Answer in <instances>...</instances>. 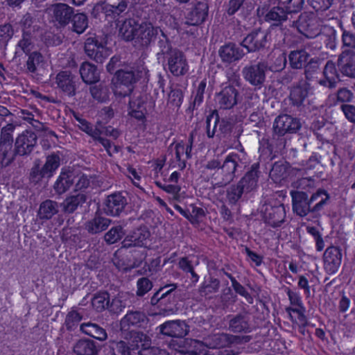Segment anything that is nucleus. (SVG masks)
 Returning <instances> with one entry per match:
<instances>
[{"instance_id": "nucleus-1", "label": "nucleus", "mask_w": 355, "mask_h": 355, "mask_svg": "<svg viewBox=\"0 0 355 355\" xmlns=\"http://www.w3.org/2000/svg\"><path fill=\"white\" fill-rule=\"evenodd\" d=\"M119 33L125 40H135L141 42L142 45L148 44L162 30L154 27L150 23H143L140 25L133 19H125L118 24Z\"/></svg>"}, {"instance_id": "nucleus-46", "label": "nucleus", "mask_w": 355, "mask_h": 355, "mask_svg": "<svg viewBox=\"0 0 355 355\" xmlns=\"http://www.w3.org/2000/svg\"><path fill=\"white\" fill-rule=\"evenodd\" d=\"M122 235V228L119 226L115 227L105 235V240L108 243H114L121 239Z\"/></svg>"}, {"instance_id": "nucleus-2", "label": "nucleus", "mask_w": 355, "mask_h": 355, "mask_svg": "<svg viewBox=\"0 0 355 355\" xmlns=\"http://www.w3.org/2000/svg\"><path fill=\"white\" fill-rule=\"evenodd\" d=\"M147 71L144 67H140L136 71L121 69L116 72L112 78V88L117 97H125L129 95L134 84L141 78L146 79Z\"/></svg>"}, {"instance_id": "nucleus-40", "label": "nucleus", "mask_w": 355, "mask_h": 355, "mask_svg": "<svg viewBox=\"0 0 355 355\" xmlns=\"http://www.w3.org/2000/svg\"><path fill=\"white\" fill-rule=\"evenodd\" d=\"M92 306L97 311L104 310L109 304V296L107 293H100L92 300Z\"/></svg>"}, {"instance_id": "nucleus-56", "label": "nucleus", "mask_w": 355, "mask_h": 355, "mask_svg": "<svg viewBox=\"0 0 355 355\" xmlns=\"http://www.w3.org/2000/svg\"><path fill=\"white\" fill-rule=\"evenodd\" d=\"M342 110L349 121L355 122V106L345 105L342 106Z\"/></svg>"}, {"instance_id": "nucleus-60", "label": "nucleus", "mask_w": 355, "mask_h": 355, "mask_svg": "<svg viewBox=\"0 0 355 355\" xmlns=\"http://www.w3.org/2000/svg\"><path fill=\"white\" fill-rule=\"evenodd\" d=\"M241 5V0H230L228 4L227 12L229 15L234 14Z\"/></svg>"}, {"instance_id": "nucleus-33", "label": "nucleus", "mask_w": 355, "mask_h": 355, "mask_svg": "<svg viewBox=\"0 0 355 355\" xmlns=\"http://www.w3.org/2000/svg\"><path fill=\"white\" fill-rule=\"evenodd\" d=\"M272 212H270L266 216L268 223L272 226H278L284 220L285 216L284 207L282 205L271 208Z\"/></svg>"}, {"instance_id": "nucleus-5", "label": "nucleus", "mask_w": 355, "mask_h": 355, "mask_svg": "<svg viewBox=\"0 0 355 355\" xmlns=\"http://www.w3.org/2000/svg\"><path fill=\"white\" fill-rule=\"evenodd\" d=\"M128 344L133 345L138 355H169L164 350L159 348H149L150 338L146 335L139 332L131 331Z\"/></svg>"}, {"instance_id": "nucleus-8", "label": "nucleus", "mask_w": 355, "mask_h": 355, "mask_svg": "<svg viewBox=\"0 0 355 355\" xmlns=\"http://www.w3.org/2000/svg\"><path fill=\"white\" fill-rule=\"evenodd\" d=\"M169 71L175 76L184 74L188 71V64L182 52L172 51L168 59Z\"/></svg>"}, {"instance_id": "nucleus-54", "label": "nucleus", "mask_w": 355, "mask_h": 355, "mask_svg": "<svg viewBox=\"0 0 355 355\" xmlns=\"http://www.w3.org/2000/svg\"><path fill=\"white\" fill-rule=\"evenodd\" d=\"M81 319L82 316L80 313L78 311L73 309L68 313L66 318V322L69 326L72 327L76 323L80 321Z\"/></svg>"}, {"instance_id": "nucleus-6", "label": "nucleus", "mask_w": 355, "mask_h": 355, "mask_svg": "<svg viewBox=\"0 0 355 355\" xmlns=\"http://www.w3.org/2000/svg\"><path fill=\"white\" fill-rule=\"evenodd\" d=\"M60 166V157L51 155L46 158V162L42 169L39 171L35 168L31 173V178L34 182H39L42 178L49 179L53 175L55 171Z\"/></svg>"}, {"instance_id": "nucleus-26", "label": "nucleus", "mask_w": 355, "mask_h": 355, "mask_svg": "<svg viewBox=\"0 0 355 355\" xmlns=\"http://www.w3.org/2000/svg\"><path fill=\"white\" fill-rule=\"evenodd\" d=\"M87 197L85 193L80 192L76 195L67 198L62 203L63 210L65 212L71 213L74 211L79 205L86 201Z\"/></svg>"}, {"instance_id": "nucleus-30", "label": "nucleus", "mask_w": 355, "mask_h": 355, "mask_svg": "<svg viewBox=\"0 0 355 355\" xmlns=\"http://www.w3.org/2000/svg\"><path fill=\"white\" fill-rule=\"evenodd\" d=\"M74 352L77 355H95L97 349L92 341L80 340L76 344Z\"/></svg>"}, {"instance_id": "nucleus-28", "label": "nucleus", "mask_w": 355, "mask_h": 355, "mask_svg": "<svg viewBox=\"0 0 355 355\" xmlns=\"http://www.w3.org/2000/svg\"><path fill=\"white\" fill-rule=\"evenodd\" d=\"M145 316L140 312H131L125 315L122 319L121 325L123 330H127L130 325H141L144 322Z\"/></svg>"}, {"instance_id": "nucleus-53", "label": "nucleus", "mask_w": 355, "mask_h": 355, "mask_svg": "<svg viewBox=\"0 0 355 355\" xmlns=\"http://www.w3.org/2000/svg\"><path fill=\"white\" fill-rule=\"evenodd\" d=\"M315 10H325L331 5L333 0H309Z\"/></svg>"}, {"instance_id": "nucleus-41", "label": "nucleus", "mask_w": 355, "mask_h": 355, "mask_svg": "<svg viewBox=\"0 0 355 355\" xmlns=\"http://www.w3.org/2000/svg\"><path fill=\"white\" fill-rule=\"evenodd\" d=\"M308 95V90L306 84L303 86L297 87L292 89L291 98L295 104H300Z\"/></svg>"}, {"instance_id": "nucleus-23", "label": "nucleus", "mask_w": 355, "mask_h": 355, "mask_svg": "<svg viewBox=\"0 0 355 355\" xmlns=\"http://www.w3.org/2000/svg\"><path fill=\"white\" fill-rule=\"evenodd\" d=\"M56 83L63 92L69 95L74 94V81L73 78L67 71L59 73L56 76Z\"/></svg>"}, {"instance_id": "nucleus-4", "label": "nucleus", "mask_w": 355, "mask_h": 355, "mask_svg": "<svg viewBox=\"0 0 355 355\" xmlns=\"http://www.w3.org/2000/svg\"><path fill=\"white\" fill-rule=\"evenodd\" d=\"M85 50L87 55L97 62H102L111 53L106 46V40L101 37H90L85 42Z\"/></svg>"}, {"instance_id": "nucleus-49", "label": "nucleus", "mask_w": 355, "mask_h": 355, "mask_svg": "<svg viewBox=\"0 0 355 355\" xmlns=\"http://www.w3.org/2000/svg\"><path fill=\"white\" fill-rule=\"evenodd\" d=\"M341 71L347 76L355 77V57L346 60V63L341 67Z\"/></svg>"}, {"instance_id": "nucleus-25", "label": "nucleus", "mask_w": 355, "mask_h": 355, "mask_svg": "<svg viewBox=\"0 0 355 355\" xmlns=\"http://www.w3.org/2000/svg\"><path fill=\"white\" fill-rule=\"evenodd\" d=\"M325 80H322L320 83L329 87H335L336 83L339 80L335 64L329 61L325 65L324 70Z\"/></svg>"}, {"instance_id": "nucleus-48", "label": "nucleus", "mask_w": 355, "mask_h": 355, "mask_svg": "<svg viewBox=\"0 0 355 355\" xmlns=\"http://www.w3.org/2000/svg\"><path fill=\"white\" fill-rule=\"evenodd\" d=\"M126 7V3L124 1H121L117 6L107 4L104 8L107 15H113L115 17L123 12L125 10Z\"/></svg>"}, {"instance_id": "nucleus-44", "label": "nucleus", "mask_w": 355, "mask_h": 355, "mask_svg": "<svg viewBox=\"0 0 355 355\" xmlns=\"http://www.w3.org/2000/svg\"><path fill=\"white\" fill-rule=\"evenodd\" d=\"M352 98V94L347 89H340L336 95H331L329 97V101H332L331 104H335L336 101L348 102Z\"/></svg>"}, {"instance_id": "nucleus-24", "label": "nucleus", "mask_w": 355, "mask_h": 355, "mask_svg": "<svg viewBox=\"0 0 355 355\" xmlns=\"http://www.w3.org/2000/svg\"><path fill=\"white\" fill-rule=\"evenodd\" d=\"M74 182V173L73 172H62L57 180L54 189L58 193L65 192Z\"/></svg>"}, {"instance_id": "nucleus-18", "label": "nucleus", "mask_w": 355, "mask_h": 355, "mask_svg": "<svg viewBox=\"0 0 355 355\" xmlns=\"http://www.w3.org/2000/svg\"><path fill=\"white\" fill-rule=\"evenodd\" d=\"M124 205L125 200L121 194H112L107 197L104 211L108 215L117 216L123 209Z\"/></svg>"}, {"instance_id": "nucleus-37", "label": "nucleus", "mask_w": 355, "mask_h": 355, "mask_svg": "<svg viewBox=\"0 0 355 355\" xmlns=\"http://www.w3.org/2000/svg\"><path fill=\"white\" fill-rule=\"evenodd\" d=\"M43 64L42 56L40 53L34 51L30 54L26 63L28 71L35 72L42 68Z\"/></svg>"}, {"instance_id": "nucleus-50", "label": "nucleus", "mask_w": 355, "mask_h": 355, "mask_svg": "<svg viewBox=\"0 0 355 355\" xmlns=\"http://www.w3.org/2000/svg\"><path fill=\"white\" fill-rule=\"evenodd\" d=\"M76 180L75 190L76 191H80L84 188H87L90 183V180L87 176L84 174H80L76 176L74 175V180Z\"/></svg>"}, {"instance_id": "nucleus-17", "label": "nucleus", "mask_w": 355, "mask_h": 355, "mask_svg": "<svg viewBox=\"0 0 355 355\" xmlns=\"http://www.w3.org/2000/svg\"><path fill=\"white\" fill-rule=\"evenodd\" d=\"M216 101L220 107L229 109L232 107L237 102V92L232 86L225 87L217 95Z\"/></svg>"}, {"instance_id": "nucleus-3", "label": "nucleus", "mask_w": 355, "mask_h": 355, "mask_svg": "<svg viewBox=\"0 0 355 355\" xmlns=\"http://www.w3.org/2000/svg\"><path fill=\"white\" fill-rule=\"evenodd\" d=\"M234 338L228 336L225 334H214L205 340V343L197 341L191 340V345L193 347L192 350H186L184 348L179 347L176 348L173 345L175 350L178 351L182 354L191 353L195 355H209L207 348H220L225 347L232 344Z\"/></svg>"}, {"instance_id": "nucleus-64", "label": "nucleus", "mask_w": 355, "mask_h": 355, "mask_svg": "<svg viewBox=\"0 0 355 355\" xmlns=\"http://www.w3.org/2000/svg\"><path fill=\"white\" fill-rule=\"evenodd\" d=\"M349 305H350L349 300L345 296L343 297L339 303L340 309L342 311L345 312L347 310H348Z\"/></svg>"}, {"instance_id": "nucleus-19", "label": "nucleus", "mask_w": 355, "mask_h": 355, "mask_svg": "<svg viewBox=\"0 0 355 355\" xmlns=\"http://www.w3.org/2000/svg\"><path fill=\"white\" fill-rule=\"evenodd\" d=\"M192 148V141H181L175 144L176 159L179 162L178 167L184 168L186 166V160L190 157Z\"/></svg>"}, {"instance_id": "nucleus-45", "label": "nucleus", "mask_w": 355, "mask_h": 355, "mask_svg": "<svg viewBox=\"0 0 355 355\" xmlns=\"http://www.w3.org/2000/svg\"><path fill=\"white\" fill-rule=\"evenodd\" d=\"M175 288V285H169L167 286L162 287L157 291L151 298V303L156 304L158 302L167 296Z\"/></svg>"}, {"instance_id": "nucleus-31", "label": "nucleus", "mask_w": 355, "mask_h": 355, "mask_svg": "<svg viewBox=\"0 0 355 355\" xmlns=\"http://www.w3.org/2000/svg\"><path fill=\"white\" fill-rule=\"evenodd\" d=\"M110 223V221L107 218L96 217L87 223L86 228L89 232L96 234L105 230Z\"/></svg>"}, {"instance_id": "nucleus-35", "label": "nucleus", "mask_w": 355, "mask_h": 355, "mask_svg": "<svg viewBox=\"0 0 355 355\" xmlns=\"http://www.w3.org/2000/svg\"><path fill=\"white\" fill-rule=\"evenodd\" d=\"M57 211L56 203L51 200H46L41 204L38 214L42 218H50Z\"/></svg>"}, {"instance_id": "nucleus-29", "label": "nucleus", "mask_w": 355, "mask_h": 355, "mask_svg": "<svg viewBox=\"0 0 355 355\" xmlns=\"http://www.w3.org/2000/svg\"><path fill=\"white\" fill-rule=\"evenodd\" d=\"M80 329L86 334L99 340H105L107 338V334L105 330L95 324H83Z\"/></svg>"}, {"instance_id": "nucleus-42", "label": "nucleus", "mask_w": 355, "mask_h": 355, "mask_svg": "<svg viewBox=\"0 0 355 355\" xmlns=\"http://www.w3.org/2000/svg\"><path fill=\"white\" fill-rule=\"evenodd\" d=\"M13 29L10 24L0 26V46H6L13 35Z\"/></svg>"}, {"instance_id": "nucleus-51", "label": "nucleus", "mask_w": 355, "mask_h": 355, "mask_svg": "<svg viewBox=\"0 0 355 355\" xmlns=\"http://www.w3.org/2000/svg\"><path fill=\"white\" fill-rule=\"evenodd\" d=\"M286 64V55L284 53H280L275 62L270 66V69L272 71H279L284 69Z\"/></svg>"}, {"instance_id": "nucleus-36", "label": "nucleus", "mask_w": 355, "mask_h": 355, "mask_svg": "<svg viewBox=\"0 0 355 355\" xmlns=\"http://www.w3.org/2000/svg\"><path fill=\"white\" fill-rule=\"evenodd\" d=\"M114 355H135L137 352L133 345L128 344L125 341L116 343L114 346H112Z\"/></svg>"}, {"instance_id": "nucleus-20", "label": "nucleus", "mask_w": 355, "mask_h": 355, "mask_svg": "<svg viewBox=\"0 0 355 355\" xmlns=\"http://www.w3.org/2000/svg\"><path fill=\"white\" fill-rule=\"evenodd\" d=\"M219 53L221 59L227 62L238 60L244 55L243 50L239 46L232 44L222 46Z\"/></svg>"}, {"instance_id": "nucleus-27", "label": "nucleus", "mask_w": 355, "mask_h": 355, "mask_svg": "<svg viewBox=\"0 0 355 355\" xmlns=\"http://www.w3.org/2000/svg\"><path fill=\"white\" fill-rule=\"evenodd\" d=\"M329 198V196L328 193L322 189H319L315 193H313L309 199V204L315 203L311 209V211L317 212L320 211L327 202Z\"/></svg>"}, {"instance_id": "nucleus-61", "label": "nucleus", "mask_w": 355, "mask_h": 355, "mask_svg": "<svg viewBox=\"0 0 355 355\" xmlns=\"http://www.w3.org/2000/svg\"><path fill=\"white\" fill-rule=\"evenodd\" d=\"M126 174L135 184H137L136 181H139L140 179V176L137 171L131 166L128 167Z\"/></svg>"}, {"instance_id": "nucleus-7", "label": "nucleus", "mask_w": 355, "mask_h": 355, "mask_svg": "<svg viewBox=\"0 0 355 355\" xmlns=\"http://www.w3.org/2000/svg\"><path fill=\"white\" fill-rule=\"evenodd\" d=\"M342 261V254L336 247L328 248L324 254V266L326 271L334 274L338 270Z\"/></svg>"}, {"instance_id": "nucleus-62", "label": "nucleus", "mask_w": 355, "mask_h": 355, "mask_svg": "<svg viewBox=\"0 0 355 355\" xmlns=\"http://www.w3.org/2000/svg\"><path fill=\"white\" fill-rule=\"evenodd\" d=\"M91 93L93 97L98 101H105L106 97L105 96H102L101 95L105 93L103 89H100L97 87H92L91 89Z\"/></svg>"}, {"instance_id": "nucleus-57", "label": "nucleus", "mask_w": 355, "mask_h": 355, "mask_svg": "<svg viewBox=\"0 0 355 355\" xmlns=\"http://www.w3.org/2000/svg\"><path fill=\"white\" fill-rule=\"evenodd\" d=\"M76 120L78 122V127L87 132L88 135H92V137H95L94 133L93 132L92 128L87 123L86 121L82 119L78 116H76Z\"/></svg>"}, {"instance_id": "nucleus-39", "label": "nucleus", "mask_w": 355, "mask_h": 355, "mask_svg": "<svg viewBox=\"0 0 355 355\" xmlns=\"http://www.w3.org/2000/svg\"><path fill=\"white\" fill-rule=\"evenodd\" d=\"M145 107L140 100L138 102L131 101L130 103V111L129 114L135 119H143L145 115Z\"/></svg>"}, {"instance_id": "nucleus-55", "label": "nucleus", "mask_w": 355, "mask_h": 355, "mask_svg": "<svg viewBox=\"0 0 355 355\" xmlns=\"http://www.w3.org/2000/svg\"><path fill=\"white\" fill-rule=\"evenodd\" d=\"M18 46L26 54L29 53L33 48V44L31 38L26 37L25 35L23 39L19 42Z\"/></svg>"}, {"instance_id": "nucleus-38", "label": "nucleus", "mask_w": 355, "mask_h": 355, "mask_svg": "<svg viewBox=\"0 0 355 355\" xmlns=\"http://www.w3.org/2000/svg\"><path fill=\"white\" fill-rule=\"evenodd\" d=\"M287 13V10H284L279 6L273 7L265 15V19L267 21L280 22L285 20Z\"/></svg>"}, {"instance_id": "nucleus-32", "label": "nucleus", "mask_w": 355, "mask_h": 355, "mask_svg": "<svg viewBox=\"0 0 355 355\" xmlns=\"http://www.w3.org/2000/svg\"><path fill=\"white\" fill-rule=\"evenodd\" d=\"M308 60V53L304 51H293L289 55V61L293 68L303 67Z\"/></svg>"}, {"instance_id": "nucleus-13", "label": "nucleus", "mask_w": 355, "mask_h": 355, "mask_svg": "<svg viewBox=\"0 0 355 355\" xmlns=\"http://www.w3.org/2000/svg\"><path fill=\"white\" fill-rule=\"evenodd\" d=\"M266 67L264 64H258L243 70V75L246 80L253 85H261L265 80V71Z\"/></svg>"}, {"instance_id": "nucleus-63", "label": "nucleus", "mask_w": 355, "mask_h": 355, "mask_svg": "<svg viewBox=\"0 0 355 355\" xmlns=\"http://www.w3.org/2000/svg\"><path fill=\"white\" fill-rule=\"evenodd\" d=\"M248 257L252 261L255 263L256 265H259L261 263V257L258 254L251 252L249 250H246Z\"/></svg>"}, {"instance_id": "nucleus-21", "label": "nucleus", "mask_w": 355, "mask_h": 355, "mask_svg": "<svg viewBox=\"0 0 355 355\" xmlns=\"http://www.w3.org/2000/svg\"><path fill=\"white\" fill-rule=\"evenodd\" d=\"M207 12L208 6L207 3H198L189 14L187 23L191 25H198L202 23L205 19Z\"/></svg>"}, {"instance_id": "nucleus-43", "label": "nucleus", "mask_w": 355, "mask_h": 355, "mask_svg": "<svg viewBox=\"0 0 355 355\" xmlns=\"http://www.w3.org/2000/svg\"><path fill=\"white\" fill-rule=\"evenodd\" d=\"M153 287L152 282L146 277H141L137 282V295L143 296L151 290Z\"/></svg>"}, {"instance_id": "nucleus-52", "label": "nucleus", "mask_w": 355, "mask_h": 355, "mask_svg": "<svg viewBox=\"0 0 355 355\" xmlns=\"http://www.w3.org/2000/svg\"><path fill=\"white\" fill-rule=\"evenodd\" d=\"M285 2L288 12H296L302 9L304 0H286Z\"/></svg>"}, {"instance_id": "nucleus-9", "label": "nucleus", "mask_w": 355, "mask_h": 355, "mask_svg": "<svg viewBox=\"0 0 355 355\" xmlns=\"http://www.w3.org/2000/svg\"><path fill=\"white\" fill-rule=\"evenodd\" d=\"M300 127V121L287 114L279 116L274 123L275 131L279 135L295 132Z\"/></svg>"}, {"instance_id": "nucleus-15", "label": "nucleus", "mask_w": 355, "mask_h": 355, "mask_svg": "<svg viewBox=\"0 0 355 355\" xmlns=\"http://www.w3.org/2000/svg\"><path fill=\"white\" fill-rule=\"evenodd\" d=\"M293 208L294 211L300 216H306L310 209L309 200H307V195L304 192L292 191Z\"/></svg>"}, {"instance_id": "nucleus-59", "label": "nucleus", "mask_w": 355, "mask_h": 355, "mask_svg": "<svg viewBox=\"0 0 355 355\" xmlns=\"http://www.w3.org/2000/svg\"><path fill=\"white\" fill-rule=\"evenodd\" d=\"M343 40L345 46L355 48V36L349 33H343Z\"/></svg>"}, {"instance_id": "nucleus-16", "label": "nucleus", "mask_w": 355, "mask_h": 355, "mask_svg": "<svg viewBox=\"0 0 355 355\" xmlns=\"http://www.w3.org/2000/svg\"><path fill=\"white\" fill-rule=\"evenodd\" d=\"M149 236V232L146 228H141L135 232L132 235L127 236L123 242V246L124 248L147 246Z\"/></svg>"}, {"instance_id": "nucleus-22", "label": "nucleus", "mask_w": 355, "mask_h": 355, "mask_svg": "<svg viewBox=\"0 0 355 355\" xmlns=\"http://www.w3.org/2000/svg\"><path fill=\"white\" fill-rule=\"evenodd\" d=\"M83 80L87 84L96 83L99 80V72L96 67L89 62L83 63L80 69Z\"/></svg>"}, {"instance_id": "nucleus-34", "label": "nucleus", "mask_w": 355, "mask_h": 355, "mask_svg": "<svg viewBox=\"0 0 355 355\" xmlns=\"http://www.w3.org/2000/svg\"><path fill=\"white\" fill-rule=\"evenodd\" d=\"M73 31L78 34L83 33L88 26L87 17L85 14L78 13L71 19Z\"/></svg>"}, {"instance_id": "nucleus-11", "label": "nucleus", "mask_w": 355, "mask_h": 355, "mask_svg": "<svg viewBox=\"0 0 355 355\" xmlns=\"http://www.w3.org/2000/svg\"><path fill=\"white\" fill-rule=\"evenodd\" d=\"M159 331L166 336L182 337L187 334L189 329L184 322L168 321L159 327Z\"/></svg>"}, {"instance_id": "nucleus-14", "label": "nucleus", "mask_w": 355, "mask_h": 355, "mask_svg": "<svg viewBox=\"0 0 355 355\" xmlns=\"http://www.w3.org/2000/svg\"><path fill=\"white\" fill-rule=\"evenodd\" d=\"M36 143L35 135L30 131H26L20 135L16 140V151L19 155L30 153Z\"/></svg>"}, {"instance_id": "nucleus-10", "label": "nucleus", "mask_w": 355, "mask_h": 355, "mask_svg": "<svg viewBox=\"0 0 355 355\" xmlns=\"http://www.w3.org/2000/svg\"><path fill=\"white\" fill-rule=\"evenodd\" d=\"M72 12V8L64 3H57L48 9L49 15L60 26H64L69 22Z\"/></svg>"}, {"instance_id": "nucleus-47", "label": "nucleus", "mask_w": 355, "mask_h": 355, "mask_svg": "<svg viewBox=\"0 0 355 355\" xmlns=\"http://www.w3.org/2000/svg\"><path fill=\"white\" fill-rule=\"evenodd\" d=\"M230 328L233 331L241 332L247 329L248 325L242 317H236L230 321Z\"/></svg>"}, {"instance_id": "nucleus-12", "label": "nucleus", "mask_w": 355, "mask_h": 355, "mask_svg": "<svg viewBox=\"0 0 355 355\" xmlns=\"http://www.w3.org/2000/svg\"><path fill=\"white\" fill-rule=\"evenodd\" d=\"M267 42V33L257 31L248 35L243 41V46L248 51H254L263 47Z\"/></svg>"}, {"instance_id": "nucleus-58", "label": "nucleus", "mask_w": 355, "mask_h": 355, "mask_svg": "<svg viewBox=\"0 0 355 355\" xmlns=\"http://www.w3.org/2000/svg\"><path fill=\"white\" fill-rule=\"evenodd\" d=\"M241 189L239 187H236L228 191L227 196L231 202H234L241 197Z\"/></svg>"}]
</instances>
